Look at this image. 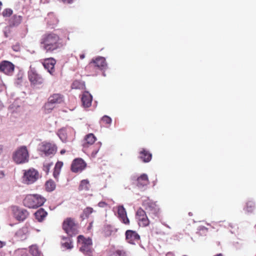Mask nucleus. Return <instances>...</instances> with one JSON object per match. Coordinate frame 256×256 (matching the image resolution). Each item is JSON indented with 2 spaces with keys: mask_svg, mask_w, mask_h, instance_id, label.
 I'll return each mask as SVG.
<instances>
[{
  "mask_svg": "<svg viewBox=\"0 0 256 256\" xmlns=\"http://www.w3.org/2000/svg\"><path fill=\"white\" fill-rule=\"evenodd\" d=\"M40 48L46 53L52 54L60 49L62 44L60 36L54 32L44 34L40 40Z\"/></svg>",
  "mask_w": 256,
  "mask_h": 256,
  "instance_id": "nucleus-1",
  "label": "nucleus"
},
{
  "mask_svg": "<svg viewBox=\"0 0 256 256\" xmlns=\"http://www.w3.org/2000/svg\"><path fill=\"white\" fill-rule=\"evenodd\" d=\"M46 199L40 194H28L24 200V205L29 208H36L43 205Z\"/></svg>",
  "mask_w": 256,
  "mask_h": 256,
  "instance_id": "nucleus-2",
  "label": "nucleus"
},
{
  "mask_svg": "<svg viewBox=\"0 0 256 256\" xmlns=\"http://www.w3.org/2000/svg\"><path fill=\"white\" fill-rule=\"evenodd\" d=\"M12 159L16 164L28 162L29 160V154L26 146L18 148L12 154Z\"/></svg>",
  "mask_w": 256,
  "mask_h": 256,
  "instance_id": "nucleus-3",
  "label": "nucleus"
},
{
  "mask_svg": "<svg viewBox=\"0 0 256 256\" xmlns=\"http://www.w3.org/2000/svg\"><path fill=\"white\" fill-rule=\"evenodd\" d=\"M78 242L80 250L86 256H92V240L90 238H86L82 235L78 237Z\"/></svg>",
  "mask_w": 256,
  "mask_h": 256,
  "instance_id": "nucleus-4",
  "label": "nucleus"
},
{
  "mask_svg": "<svg viewBox=\"0 0 256 256\" xmlns=\"http://www.w3.org/2000/svg\"><path fill=\"white\" fill-rule=\"evenodd\" d=\"M77 224L71 218H66L63 222L62 228L69 236H72L78 233Z\"/></svg>",
  "mask_w": 256,
  "mask_h": 256,
  "instance_id": "nucleus-5",
  "label": "nucleus"
},
{
  "mask_svg": "<svg viewBox=\"0 0 256 256\" xmlns=\"http://www.w3.org/2000/svg\"><path fill=\"white\" fill-rule=\"evenodd\" d=\"M142 206L150 214H152L154 216H159L160 208L156 202L150 200H144L142 203Z\"/></svg>",
  "mask_w": 256,
  "mask_h": 256,
  "instance_id": "nucleus-6",
  "label": "nucleus"
},
{
  "mask_svg": "<svg viewBox=\"0 0 256 256\" xmlns=\"http://www.w3.org/2000/svg\"><path fill=\"white\" fill-rule=\"evenodd\" d=\"M28 78L31 84L36 86L44 83V78L34 68H30L28 72Z\"/></svg>",
  "mask_w": 256,
  "mask_h": 256,
  "instance_id": "nucleus-7",
  "label": "nucleus"
},
{
  "mask_svg": "<svg viewBox=\"0 0 256 256\" xmlns=\"http://www.w3.org/2000/svg\"><path fill=\"white\" fill-rule=\"evenodd\" d=\"M39 174L34 168H30L25 171L24 174V180L28 184L34 182L38 178Z\"/></svg>",
  "mask_w": 256,
  "mask_h": 256,
  "instance_id": "nucleus-8",
  "label": "nucleus"
},
{
  "mask_svg": "<svg viewBox=\"0 0 256 256\" xmlns=\"http://www.w3.org/2000/svg\"><path fill=\"white\" fill-rule=\"evenodd\" d=\"M136 218L138 221L139 226H140L145 227L150 224V220L145 211L140 208L138 209Z\"/></svg>",
  "mask_w": 256,
  "mask_h": 256,
  "instance_id": "nucleus-9",
  "label": "nucleus"
},
{
  "mask_svg": "<svg viewBox=\"0 0 256 256\" xmlns=\"http://www.w3.org/2000/svg\"><path fill=\"white\" fill-rule=\"evenodd\" d=\"M40 150L46 156L54 155L56 152V147L54 144L49 142H43L40 146Z\"/></svg>",
  "mask_w": 256,
  "mask_h": 256,
  "instance_id": "nucleus-10",
  "label": "nucleus"
},
{
  "mask_svg": "<svg viewBox=\"0 0 256 256\" xmlns=\"http://www.w3.org/2000/svg\"><path fill=\"white\" fill-rule=\"evenodd\" d=\"M88 66L90 67L97 68L100 70H104L106 68L107 64L104 58L98 56L95 58H93L89 63Z\"/></svg>",
  "mask_w": 256,
  "mask_h": 256,
  "instance_id": "nucleus-11",
  "label": "nucleus"
},
{
  "mask_svg": "<svg viewBox=\"0 0 256 256\" xmlns=\"http://www.w3.org/2000/svg\"><path fill=\"white\" fill-rule=\"evenodd\" d=\"M86 164L81 158L74 159L71 164V170L74 172H81L86 167Z\"/></svg>",
  "mask_w": 256,
  "mask_h": 256,
  "instance_id": "nucleus-12",
  "label": "nucleus"
},
{
  "mask_svg": "<svg viewBox=\"0 0 256 256\" xmlns=\"http://www.w3.org/2000/svg\"><path fill=\"white\" fill-rule=\"evenodd\" d=\"M14 70V65L8 60H3L0 63V72L7 75H12Z\"/></svg>",
  "mask_w": 256,
  "mask_h": 256,
  "instance_id": "nucleus-13",
  "label": "nucleus"
},
{
  "mask_svg": "<svg viewBox=\"0 0 256 256\" xmlns=\"http://www.w3.org/2000/svg\"><path fill=\"white\" fill-rule=\"evenodd\" d=\"M13 211L14 217L19 221H24L28 216V212L26 210L14 208Z\"/></svg>",
  "mask_w": 256,
  "mask_h": 256,
  "instance_id": "nucleus-14",
  "label": "nucleus"
},
{
  "mask_svg": "<svg viewBox=\"0 0 256 256\" xmlns=\"http://www.w3.org/2000/svg\"><path fill=\"white\" fill-rule=\"evenodd\" d=\"M126 240L132 244H134L136 242H138L140 239V236L138 234L132 230L126 231Z\"/></svg>",
  "mask_w": 256,
  "mask_h": 256,
  "instance_id": "nucleus-15",
  "label": "nucleus"
},
{
  "mask_svg": "<svg viewBox=\"0 0 256 256\" xmlns=\"http://www.w3.org/2000/svg\"><path fill=\"white\" fill-rule=\"evenodd\" d=\"M56 63V61L54 58H48L44 60L42 64L44 68L46 69L51 74H52L54 72V66Z\"/></svg>",
  "mask_w": 256,
  "mask_h": 256,
  "instance_id": "nucleus-16",
  "label": "nucleus"
},
{
  "mask_svg": "<svg viewBox=\"0 0 256 256\" xmlns=\"http://www.w3.org/2000/svg\"><path fill=\"white\" fill-rule=\"evenodd\" d=\"M118 214L120 220L125 224H129L130 220L127 216L126 212L123 206L118 207Z\"/></svg>",
  "mask_w": 256,
  "mask_h": 256,
  "instance_id": "nucleus-17",
  "label": "nucleus"
},
{
  "mask_svg": "<svg viewBox=\"0 0 256 256\" xmlns=\"http://www.w3.org/2000/svg\"><path fill=\"white\" fill-rule=\"evenodd\" d=\"M96 140V137L93 134H86L83 140L82 146L84 148H88L93 144Z\"/></svg>",
  "mask_w": 256,
  "mask_h": 256,
  "instance_id": "nucleus-18",
  "label": "nucleus"
},
{
  "mask_svg": "<svg viewBox=\"0 0 256 256\" xmlns=\"http://www.w3.org/2000/svg\"><path fill=\"white\" fill-rule=\"evenodd\" d=\"M81 100L84 107L88 108L92 104V96L89 92H86L82 94Z\"/></svg>",
  "mask_w": 256,
  "mask_h": 256,
  "instance_id": "nucleus-19",
  "label": "nucleus"
},
{
  "mask_svg": "<svg viewBox=\"0 0 256 256\" xmlns=\"http://www.w3.org/2000/svg\"><path fill=\"white\" fill-rule=\"evenodd\" d=\"M136 186L139 188H142L149 184L148 176L146 174H142L137 178Z\"/></svg>",
  "mask_w": 256,
  "mask_h": 256,
  "instance_id": "nucleus-20",
  "label": "nucleus"
},
{
  "mask_svg": "<svg viewBox=\"0 0 256 256\" xmlns=\"http://www.w3.org/2000/svg\"><path fill=\"white\" fill-rule=\"evenodd\" d=\"M152 154L148 150L142 148L140 152L139 158L144 162H148L152 160Z\"/></svg>",
  "mask_w": 256,
  "mask_h": 256,
  "instance_id": "nucleus-21",
  "label": "nucleus"
},
{
  "mask_svg": "<svg viewBox=\"0 0 256 256\" xmlns=\"http://www.w3.org/2000/svg\"><path fill=\"white\" fill-rule=\"evenodd\" d=\"M48 100L50 102L54 104H60L64 101V96L59 94H54L51 95L49 98Z\"/></svg>",
  "mask_w": 256,
  "mask_h": 256,
  "instance_id": "nucleus-22",
  "label": "nucleus"
},
{
  "mask_svg": "<svg viewBox=\"0 0 256 256\" xmlns=\"http://www.w3.org/2000/svg\"><path fill=\"white\" fill-rule=\"evenodd\" d=\"M22 20V16L14 15L9 20V24L11 26H16L19 25Z\"/></svg>",
  "mask_w": 256,
  "mask_h": 256,
  "instance_id": "nucleus-23",
  "label": "nucleus"
},
{
  "mask_svg": "<svg viewBox=\"0 0 256 256\" xmlns=\"http://www.w3.org/2000/svg\"><path fill=\"white\" fill-rule=\"evenodd\" d=\"M47 214V212L42 208H40L34 214L36 218L40 222L44 220Z\"/></svg>",
  "mask_w": 256,
  "mask_h": 256,
  "instance_id": "nucleus-24",
  "label": "nucleus"
},
{
  "mask_svg": "<svg viewBox=\"0 0 256 256\" xmlns=\"http://www.w3.org/2000/svg\"><path fill=\"white\" fill-rule=\"evenodd\" d=\"M108 256H128V254L124 249L118 248L111 250Z\"/></svg>",
  "mask_w": 256,
  "mask_h": 256,
  "instance_id": "nucleus-25",
  "label": "nucleus"
},
{
  "mask_svg": "<svg viewBox=\"0 0 256 256\" xmlns=\"http://www.w3.org/2000/svg\"><path fill=\"white\" fill-rule=\"evenodd\" d=\"M94 212V209L90 206H88L80 214V218L82 220H84L86 218H88L90 214H92Z\"/></svg>",
  "mask_w": 256,
  "mask_h": 256,
  "instance_id": "nucleus-26",
  "label": "nucleus"
},
{
  "mask_svg": "<svg viewBox=\"0 0 256 256\" xmlns=\"http://www.w3.org/2000/svg\"><path fill=\"white\" fill-rule=\"evenodd\" d=\"M62 166L63 162H62L58 161L56 163L53 172V176L55 178H58Z\"/></svg>",
  "mask_w": 256,
  "mask_h": 256,
  "instance_id": "nucleus-27",
  "label": "nucleus"
},
{
  "mask_svg": "<svg viewBox=\"0 0 256 256\" xmlns=\"http://www.w3.org/2000/svg\"><path fill=\"white\" fill-rule=\"evenodd\" d=\"M30 252L33 256H40L41 252L36 245H32L30 246Z\"/></svg>",
  "mask_w": 256,
  "mask_h": 256,
  "instance_id": "nucleus-28",
  "label": "nucleus"
},
{
  "mask_svg": "<svg viewBox=\"0 0 256 256\" xmlns=\"http://www.w3.org/2000/svg\"><path fill=\"white\" fill-rule=\"evenodd\" d=\"M89 182L87 180H82L78 186L79 190H88L89 189Z\"/></svg>",
  "mask_w": 256,
  "mask_h": 256,
  "instance_id": "nucleus-29",
  "label": "nucleus"
},
{
  "mask_svg": "<svg viewBox=\"0 0 256 256\" xmlns=\"http://www.w3.org/2000/svg\"><path fill=\"white\" fill-rule=\"evenodd\" d=\"M46 190L48 192H52L56 188V184L52 180L47 181L45 184Z\"/></svg>",
  "mask_w": 256,
  "mask_h": 256,
  "instance_id": "nucleus-30",
  "label": "nucleus"
},
{
  "mask_svg": "<svg viewBox=\"0 0 256 256\" xmlns=\"http://www.w3.org/2000/svg\"><path fill=\"white\" fill-rule=\"evenodd\" d=\"M246 210L248 212H252L255 209L254 202L252 200H248L246 203Z\"/></svg>",
  "mask_w": 256,
  "mask_h": 256,
  "instance_id": "nucleus-31",
  "label": "nucleus"
},
{
  "mask_svg": "<svg viewBox=\"0 0 256 256\" xmlns=\"http://www.w3.org/2000/svg\"><path fill=\"white\" fill-rule=\"evenodd\" d=\"M84 87V83L78 80H74L72 84V88L74 89H82Z\"/></svg>",
  "mask_w": 256,
  "mask_h": 256,
  "instance_id": "nucleus-32",
  "label": "nucleus"
},
{
  "mask_svg": "<svg viewBox=\"0 0 256 256\" xmlns=\"http://www.w3.org/2000/svg\"><path fill=\"white\" fill-rule=\"evenodd\" d=\"M54 108V106H53V104L49 102H48L45 104L44 108L46 113H49Z\"/></svg>",
  "mask_w": 256,
  "mask_h": 256,
  "instance_id": "nucleus-33",
  "label": "nucleus"
},
{
  "mask_svg": "<svg viewBox=\"0 0 256 256\" xmlns=\"http://www.w3.org/2000/svg\"><path fill=\"white\" fill-rule=\"evenodd\" d=\"M101 122L103 124L109 125L112 122V119L110 117L104 116L101 119Z\"/></svg>",
  "mask_w": 256,
  "mask_h": 256,
  "instance_id": "nucleus-34",
  "label": "nucleus"
},
{
  "mask_svg": "<svg viewBox=\"0 0 256 256\" xmlns=\"http://www.w3.org/2000/svg\"><path fill=\"white\" fill-rule=\"evenodd\" d=\"M13 10L10 8L4 9L2 12V16L4 17H10L12 14Z\"/></svg>",
  "mask_w": 256,
  "mask_h": 256,
  "instance_id": "nucleus-35",
  "label": "nucleus"
},
{
  "mask_svg": "<svg viewBox=\"0 0 256 256\" xmlns=\"http://www.w3.org/2000/svg\"><path fill=\"white\" fill-rule=\"evenodd\" d=\"M29 232V230H28V226H24L22 227L21 229H20L18 232V236H22V234H28Z\"/></svg>",
  "mask_w": 256,
  "mask_h": 256,
  "instance_id": "nucleus-36",
  "label": "nucleus"
},
{
  "mask_svg": "<svg viewBox=\"0 0 256 256\" xmlns=\"http://www.w3.org/2000/svg\"><path fill=\"white\" fill-rule=\"evenodd\" d=\"M100 146H101V144H100V143H98V144H96V150H94L92 152V156H96V155L98 152V150H100Z\"/></svg>",
  "mask_w": 256,
  "mask_h": 256,
  "instance_id": "nucleus-37",
  "label": "nucleus"
},
{
  "mask_svg": "<svg viewBox=\"0 0 256 256\" xmlns=\"http://www.w3.org/2000/svg\"><path fill=\"white\" fill-rule=\"evenodd\" d=\"M12 48L14 52H20L21 49L20 44L18 42H16L12 46Z\"/></svg>",
  "mask_w": 256,
  "mask_h": 256,
  "instance_id": "nucleus-38",
  "label": "nucleus"
},
{
  "mask_svg": "<svg viewBox=\"0 0 256 256\" xmlns=\"http://www.w3.org/2000/svg\"><path fill=\"white\" fill-rule=\"evenodd\" d=\"M62 246L67 249H71L73 246L71 241L62 244Z\"/></svg>",
  "mask_w": 256,
  "mask_h": 256,
  "instance_id": "nucleus-39",
  "label": "nucleus"
},
{
  "mask_svg": "<svg viewBox=\"0 0 256 256\" xmlns=\"http://www.w3.org/2000/svg\"><path fill=\"white\" fill-rule=\"evenodd\" d=\"M98 206L100 207L103 208L106 206V204L104 202H98Z\"/></svg>",
  "mask_w": 256,
  "mask_h": 256,
  "instance_id": "nucleus-40",
  "label": "nucleus"
},
{
  "mask_svg": "<svg viewBox=\"0 0 256 256\" xmlns=\"http://www.w3.org/2000/svg\"><path fill=\"white\" fill-rule=\"evenodd\" d=\"M64 4H70L73 2L74 0H60Z\"/></svg>",
  "mask_w": 256,
  "mask_h": 256,
  "instance_id": "nucleus-41",
  "label": "nucleus"
},
{
  "mask_svg": "<svg viewBox=\"0 0 256 256\" xmlns=\"http://www.w3.org/2000/svg\"><path fill=\"white\" fill-rule=\"evenodd\" d=\"M84 58H85V54H80V58L81 60L84 59Z\"/></svg>",
  "mask_w": 256,
  "mask_h": 256,
  "instance_id": "nucleus-42",
  "label": "nucleus"
},
{
  "mask_svg": "<svg viewBox=\"0 0 256 256\" xmlns=\"http://www.w3.org/2000/svg\"><path fill=\"white\" fill-rule=\"evenodd\" d=\"M3 152V146L1 145H0V154L2 152Z\"/></svg>",
  "mask_w": 256,
  "mask_h": 256,
  "instance_id": "nucleus-43",
  "label": "nucleus"
},
{
  "mask_svg": "<svg viewBox=\"0 0 256 256\" xmlns=\"http://www.w3.org/2000/svg\"><path fill=\"white\" fill-rule=\"evenodd\" d=\"M66 152V150H60V154H64Z\"/></svg>",
  "mask_w": 256,
  "mask_h": 256,
  "instance_id": "nucleus-44",
  "label": "nucleus"
},
{
  "mask_svg": "<svg viewBox=\"0 0 256 256\" xmlns=\"http://www.w3.org/2000/svg\"><path fill=\"white\" fill-rule=\"evenodd\" d=\"M4 176V174L3 172H0V178H2Z\"/></svg>",
  "mask_w": 256,
  "mask_h": 256,
  "instance_id": "nucleus-45",
  "label": "nucleus"
},
{
  "mask_svg": "<svg viewBox=\"0 0 256 256\" xmlns=\"http://www.w3.org/2000/svg\"><path fill=\"white\" fill-rule=\"evenodd\" d=\"M3 104L2 102L0 101V110L3 108Z\"/></svg>",
  "mask_w": 256,
  "mask_h": 256,
  "instance_id": "nucleus-46",
  "label": "nucleus"
},
{
  "mask_svg": "<svg viewBox=\"0 0 256 256\" xmlns=\"http://www.w3.org/2000/svg\"><path fill=\"white\" fill-rule=\"evenodd\" d=\"M214 256H223L222 254H218L214 255Z\"/></svg>",
  "mask_w": 256,
  "mask_h": 256,
  "instance_id": "nucleus-47",
  "label": "nucleus"
},
{
  "mask_svg": "<svg viewBox=\"0 0 256 256\" xmlns=\"http://www.w3.org/2000/svg\"><path fill=\"white\" fill-rule=\"evenodd\" d=\"M3 245H4L3 242H0V248L2 247Z\"/></svg>",
  "mask_w": 256,
  "mask_h": 256,
  "instance_id": "nucleus-48",
  "label": "nucleus"
},
{
  "mask_svg": "<svg viewBox=\"0 0 256 256\" xmlns=\"http://www.w3.org/2000/svg\"><path fill=\"white\" fill-rule=\"evenodd\" d=\"M22 256H27V254H25L22 255Z\"/></svg>",
  "mask_w": 256,
  "mask_h": 256,
  "instance_id": "nucleus-49",
  "label": "nucleus"
}]
</instances>
